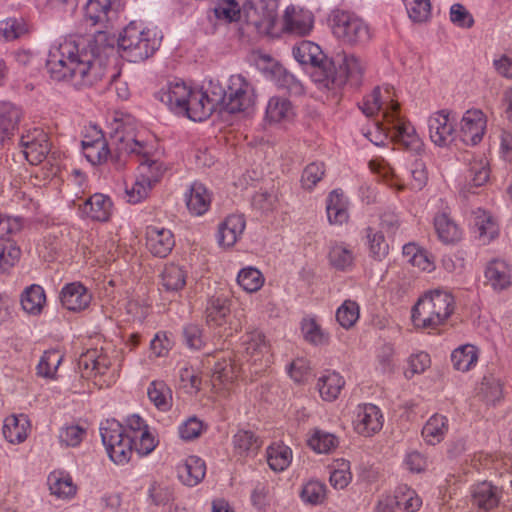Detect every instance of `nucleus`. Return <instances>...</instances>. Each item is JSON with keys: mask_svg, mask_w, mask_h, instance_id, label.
<instances>
[{"mask_svg": "<svg viewBox=\"0 0 512 512\" xmlns=\"http://www.w3.org/2000/svg\"><path fill=\"white\" fill-rule=\"evenodd\" d=\"M392 102L393 101L391 100L384 109L383 103L381 102V90L379 87H375L372 93L364 98L363 105L360 108L362 109L364 114H366L367 116H372L382 109L384 113L385 110L389 108Z\"/></svg>", "mask_w": 512, "mask_h": 512, "instance_id": "69168bd1", "label": "nucleus"}, {"mask_svg": "<svg viewBox=\"0 0 512 512\" xmlns=\"http://www.w3.org/2000/svg\"><path fill=\"white\" fill-rule=\"evenodd\" d=\"M218 92L223 94L219 101L229 113L245 111L255 103L256 95L253 85L242 75H232L229 78L227 89L218 87Z\"/></svg>", "mask_w": 512, "mask_h": 512, "instance_id": "6e6552de", "label": "nucleus"}, {"mask_svg": "<svg viewBox=\"0 0 512 512\" xmlns=\"http://www.w3.org/2000/svg\"><path fill=\"white\" fill-rule=\"evenodd\" d=\"M28 426L29 422L25 415H11L4 421L3 435L10 443H21L27 437Z\"/></svg>", "mask_w": 512, "mask_h": 512, "instance_id": "473e14b6", "label": "nucleus"}, {"mask_svg": "<svg viewBox=\"0 0 512 512\" xmlns=\"http://www.w3.org/2000/svg\"><path fill=\"white\" fill-rule=\"evenodd\" d=\"M411 188L414 190H421L427 183L428 173L426 165L421 159H415L411 165Z\"/></svg>", "mask_w": 512, "mask_h": 512, "instance_id": "774afa93", "label": "nucleus"}, {"mask_svg": "<svg viewBox=\"0 0 512 512\" xmlns=\"http://www.w3.org/2000/svg\"><path fill=\"white\" fill-rule=\"evenodd\" d=\"M118 125L119 130L122 131L125 135H132L131 132H127L125 130L123 122L118 120L114 121L111 134L115 132V129ZM110 141L111 148L109 147L101 131H95V136L93 138L86 137L81 142L82 151L85 158L92 165H99L106 162L109 156L117 160L116 150L112 144V135H110Z\"/></svg>", "mask_w": 512, "mask_h": 512, "instance_id": "f8f14e48", "label": "nucleus"}, {"mask_svg": "<svg viewBox=\"0 0 512 512\" xmlns=\"http://www.w3.org/2000/svg\"><path fill=\"white\" fill-rule=\"evenodd\" d=\"M366 238L369 245L370 256L377 261H382L389 251V246L383 234L368 227L366 229Z\"/></svg>", "mask_w": 512, "mask_h": 512, "instance_id": "8fccbe9b", "label": "nucleus"}, {"mask_svg": "<svg viewBox=\"0 0 512 512\" xmlns=\"http://www.w3.org/2000/svg\"><path fill=\"white\" fill-rule=\"evenodd\" d=\"M174 246V236L169 229L154 226L147 228V248L154 256L164 258Z\"/></svg>", "mask_w": 512, "mask_h": 512, "instance_id": "393cba45", "label": "nucleus"}, {"mask_svg": "<svg viewBox=\"0 0 512 512\" xmlns=\"http://www.w3.org/2000/svg\"><path fill=\"white\" fill-rule=\"evenodd\" d=\"M86 435V429L79 425L65 426L60 430L59 439L66 446H78Z\"/></svg>", "mask_w": 512, "mask_h": 512, "instance_id": "e2e57ef3", "label": "nucleus"}, {"mask_svg": "<svg viewBox=\"0 0 512 512\" xmlns=\"http://www.w3.org/2000/svg\"><path fill=\"white\" fill-rule=\"evenodd\" d=\"M124 7V0H88L84 7V17L92 26L108 27Z\"/></svg>", "mask_w": 512, "mask_h": 512, "instance_id": "ddd939ff", "label": "nucleus"}, {"mask_svg": "<svg viewBox=\"0 0 512 512\" xmlns=\"http://www.w3.org/2000/svg\"><path fill=\"white\" fill-rule=\"evenodd\" d=\"M292 450L284 444H272L267 449V462L274 471H284L291 463Z\"/></svg>", "mask_w": 512, "mask_h": 512, "instance_id": "37998d69", "label": "nucleus"}, {"mask_svg": "<svg viewBox=\"0 0 512 512\" xmlns=\"http://www.w3.org/2000/svg\"><path fill=\"white\" fill-rule=\"evenodd\" d=\"M330 22L334 36L345 43L356 44L369 39L368 26L354 13L342 10L333 11Z\"/></svg>", "mask_w": 512, "mask_h": 512, "instance_id": "9d476101", "label": "nucleus"}, {"mask_svg": "<svg viewBox=\"0 0 512 512\" xmlns=\"http://www.w3.org/2000/svg\"><path fill=\"white\" fill-rule=\"evenodd\" d=\"M324 164L312 162L305 167L301 176V183L305 189L311 190L322 179L324 175Z\"/></svg>", "mask_w": 512, "mask_h": 512, "instance_id": "052dcab7", "label": "nucleus"}, {"mask_svg": "<svg viewBox=\"0 0 512 512\" xmlns=\"http://www.w3.org/2000/svg\"><path fill=\"white\" fill-rule=\"evenodd\" d=\"M485 277L495 290H503L511 283L509 266L502 260L491 261L486 267Z\"/></svg>", "mask_w": 512, "mask_h": 512, "instance_id": "72a5a7b5", "label": "nucleus"}, {"mask_svg": "<svg viewBox=\"0 0 512 512\" xmlns=\"http://www.w3.org/2000/svg\"><path fill=\"white\" fill-rule=\"evenodd\" d=\"M450 20L452 23L462 28H470L474 23L472 15L459 3L451 6Z\"/></svg>", "mask_w": 512, "mask_h": 512, "instance_id": "338daca9", "label": "nucleus"}, {"mask_svg": "<svg viewBox=\"0 0 512 512\" xmlns=\"http://www.w3.org/2000/svg\"><path fill=\"white\" fill-rule=\"evenodd\" d=\"M330 223L342 224L348 219L347 199L339 190L330 192L326 206Z\"/></svg>", "mask_w": 512, "mask_h": 512, "instance_id": "f704fd0d", "label": "nucleus"}, {"mask_svg": "<svg viewBox=\"0 0 512 512\" xmlns=\"http://www.w3.org/2000/svg\"><path fill=\"white\" fill-rule=\"evenodd\" d=\"M355 431L365 437L372 436L381 430L383 416L380 409L374 404L359 405L353 420Z\"/></svg>", "mask_w": 512, "mask_h": 512, "instance_id": "f3484780", "label": "nucleus"}, {"mask_svg": "<svg viewBox=\"0 0 512 512\" xmlns=\"http://www.w3.org/2000/svg\"><path fill=\"white\" fill-rule=\"evenodd\" d=\"M46 297L40 285L32 284L21 295V305L30 314H38L43 308Z\"/></svg>", "mask_w": 512, "mask_h": 512, "instance_id": "c03bdc74", "label": "nucleus"}, {"mask_svg": "<svg viewBox=\"0 0 512 512\" xmlns=\"http://www.w3.org/2000/svg\"><path fill=\"white\" fill-rule=\"evenodd\" d=\"M47 481L51 494L59 498H70L76 493V486L68 474L53 472Z\"/></svg>", "mask_w": 512, "mask_h": 512, "instance_id": "a19ab883", "label": "nucleus"}, {"mask_svg": "<svg viewBox=\"0 0 512 512\" xmlns=\"http://www.w3.org/2000/svg\"><path fill=\"white\" fill-rule=\"evenodd\" d=\"M403 2L413 22H423L428 19L431 11L429 0H403Z\"/></svg>", "mask_w": 512, "mask_h": 512, "instance_id": "4d7b16f0", "label": "nucleus"}, {"mask_svg": "<svg viewBox=\"0 0 512 512\" xmlns=\"http://www.w3.org/2000/svg\"><path fill=\"white\" fill-rule=\"evenodd\" d=\"M384 119L388 125L386 129L392 133V138L397 143L408 151L420 154L423 150V143L416 134L414 127L400 116L397 102H392L389 108L385 110Z\"/></svg>", "mask_w": 512, "mask_h": 512, "instance_id": "1a4fd4ad", "label": "nucleus"}, {"mask_svg": "<svg viewBox=\"0 0 512 512\" xmlns=\"http://www.w3.org/2000/svg\"><path fill=\"white\" fill-rule=\"evenodd\" d=\"M428 128L430 138L436 145L445 146L452 140L454 123L448 111L441 110L431 115L428 119Z\"/></svg>", "mask_w": 512, "mask_h": 512, "instance_id": "aec40b11", "label": "nucleus"}, {"mask_svg": "<svg viewBox=\"0 0 512 512\" xmlns=\"http://www.w3.org/2000/svg\"><path fill=\"white\" fill-rule=\"evenodd\" d=\"M486 118L481 110H468L460 121V133L463 142L476 145L484 135Z\"/></svg>", "mask_w": 512, "mask_h": 512, "instance_id": "6ab92c4d", "label": "nucleus"}, {"mask_svg": "<svg viewBox=\"0 0 512 512\" xmlns=\"http://www.w3.org/2000/svg\"><path fill=\"white\" fill-rule=\"evenodd\" d=\"M221 97L223 94L220 92H215L214 97H210L207 92L191 89L182 113L193 121H203L213 113L219 101L223 99Z\"/></svg>", "mask_w": 512, "mask_h": 512, "instance_id": "dca6fc26", "label": "nucleus"}, {"mask_svg": "<svg viewBox=\"0 0 512 512\" xmlns=\"http://www.w3.org/2000/svg\"><path fill=\"white\" fill-rule=\"evenodd\" d=\"M150 401L161 411L170 409L172 403L171 389L163 381H152L147 389Z\"/></svg>", "mask_w": 512, "mask_h": 512, "instance_id": "a18cd8bd", "label": "nucleus"}, {"mask_svg": "<svg viewBox=\"0 0 512 512\" xmlns=\"http://www.w3.org/2000/svg\"><path fill=\"white\" fill-rule=\"evenodd\" d=\"M232 303V299L224 293L210 296L207 299L204 312L206 324L210 327H223L227 325L230 330L228 335L241 330V317L243 314L235 311L232 316Z\"/></svg>", "mask_w": 512, "mask_h": 512, "instance_id": "0eeeda50", "label": "nucleus"}, {"mask_svg": "<svg viewBox=\"0 0 512 512\" xmlns=\"http://www.w3.org/2000/svg\"><path fill=\"white\" fill-rule=\"evenodd\" d=\"M330 264L337 270L345 271L353 264V252L345 245L335 243L329 251Z\"/></svg>", "mask_w": 512, "mask_h": 512, "instance_id": "49530a36", "label": "nucleus"}, {"mask_svg": "<svg viewBox=\"0 0 512 512\" xmlns=\"http://www.w3.org/2000/svg\"><path fill=\"white\" fill-rule=\"evenodd\" d=\"M241 6L237 0H218L214 13L216 18L227 22L235 21L239 18Z\"/></svg>", "mask_w": 512, "mask_h": 512, "instance_id": "13d9d810", "label": "nucleus"}, {"mask_svg": "<svg viewBox=\"0 0 512 512\" xmlns=\"http://www.w3.org/2000/svg\"><path fill=\"white\" fill-rule=\"evenodd\" d=\"M393 497L397 499V507L406 512H416L422 504L416 492L406 485L399 486Z\"/></svg>", "mask_w": 512, "mask_h": 512, "instance_id": "603ef678", "label": "nucleus"}, {"mask_svg": "<svg viewBox=\"0 0 512 512\" xmlns=\"http://www.w3.org/2000/svg\"><path fill=\"white\" fill-rule=\"evenodd\" d=\"M31 24L23 17H9L0 22V40L14 41L30 34Z\"/></svg>", "mask_w": 512, "mask_h": 512, "instance_id": "c85d7f7f", "label": "nucleus"}, {"mask_svg": "<svg viewBox=\"0 0 512 512\" xmlns=\"http://www.w3.org/2000/svg\"><path fill=\"white\" fill-rule=\"evenodd\" d=\"M115 37L98 31L92 38H69L50 48L46 67L52 79L71 83L76 88L101 80Z\"/></svg>", "mask_w": 512, "mask_h": 512, "instance_id": "f257e3e1", "label": "nucleus"}, {"mask_svg": "<svg viewBox=\"0 0 512 512\" xmlns=\"http://www.w3.org/2000/svg\"><path fill=\"white\" fill-rule=\"evenodd\" d=\"M476 226L478 227L479 238L484 244L489 243L498 235L497 225L485 212H482V214L477 217Z\"/></svg>", "mask_w": 512, "mask_h": 512, "instance_id": "680f3d73", "label": "nucleus"}, {"mask_svg": "<svg viewBox=\"0 0 512 512\" xmlns=\"http://www.w3.org/2000/svg\"><path fill=\"white\" fill-rule=\"evenodd\" d=\"M345 381L337 372H326L317 383L320 396L326 401L335 400L344 387Z\"/></svg>", "mask_w": 512, "mask_h": 512, "instance_id": "c9c22d12", "label": "nucleus"}, {"mask_svg": "<svg viewBox=\"0 0 512 512\" xmlns=\"http://www.w3.org/2000/svg\"><path fill=\"white\" fill-rule=\"evenodd\" d=\"M112 205V201L108 196L95 193L82 204H79V212L82 217H87L94 221L106 222L111 216Z\"/></svg>", "mask_w": 512, "mask_h": 512, "instance_id": "412c9836", "label": "nucleus"}, {"mask_svg": "<svg viewBox=\"0 0 512 512\" xmlns=\"http://www.w3.org/2000/svg\"><path fill=\"white\" fill-rule=\"evenodd\" d=\"M162 36L153 29H143L135 22L129 23L117 39L118 47L130 62H140L159 48Z\"/></svg>", "mask_w": 512, "mask_h": 512, "instance_id": "39448f33", "label": "nucleus"}, {"mask_svg": "<svg viewBox=\"0 0 512 512\" xmlns=\"http://www.w3.org/2000/svg\"><path fill=\"white\" fill-rule=\"evenodd\" d=\"M284 29L292 34L307 35L313 27V15L309 11L287 7L283 17Z\"/></svg>", "mask_w": 512, "mask_h": 512, "instance_id": "a878e982", "label": "nucleus"}, {"mask_svg": "<svg viewBox=\"0 0 512 512\" xmlns=\"http://www.w3.org/2000/svg\"><path fill=\"white\" fill-rule=\"evenodd\" d=\"M294 115L291 102L282 97L270 98L266 107V120L278 123L290 120Z\"/></svg>", "mask_w": 512, "mask_h": 512, "instance_id": "4c0bfd02", "label": "nucleus"}, {"mask_svg": "<svg viewBox=\"0 0 512 512\" xmlns=\"http://www.w3.org/2000/svg\"><path fill=\"white\" fill-rule=\"evenodd\" d=\"M206 473L204 461L197 456H189L177 466L179 480L187 486L193 487L202 481Z\"/></svg>", "mask_w": 512, "mask_h": 512, "instance_id": "cd10ccee", "label": "nucleus"}, {"mask_svg": "<svg viewBox=\"0 0 512 512\" xmlns=\"http://www.w3.org/2000/svg\"><path fill=\"white\" fill-rule=\"evenodd\" d=\"M186 206L189 212L195 216L204 215L211 205V192L198 181L190 185L185 194Z\"/></svg>", "mask_w": 512, "mask_h": 512, "instance_id": "bb28decb", "label": "nucleus"}, {"mask_svg": "<svg viewBox=\"0 0 512 512\" xmlns=\"http://www.w3.org/2000/svg\"><path fill=\"white\" fill-rule=\"evenodd\" d=\"M233 444L236 452L239 455H244L257 451L261 446V441L252 431L239 430L233 436Z\"/></svg>", "mask_w": 512, "mask_h": 512, "instance_id": "de8ad7c7", "label": "nucleus"}, {"mask_svg": "<svg viewBox=\"0 0 512 512\" xmlns=\"http://www.w3.org/2000/svg\"><path fill=\"white\" fill-rule=\"evenodd\" d=\"M22 118V111L10 102L0 103V147L8 143Z\"/></svg>", "mask_w": 512, "mask_h": 512, "instance_id": "b1692460", "label": "nucleus"}, {"mask_svg": "<svg viewBox=\"0 0 512 512\" xmlns=\"http://www.w3.org/2000/svg\"><path fill=\"white\" fill-rule=\"evenodd\" d=\"M190 91L191 89L183 81L174 80L157 91L155 98L165 104L171 111L182 113Z\"/></svg>", "mask_w": 512, "mask_h": 512, "instance_id": "a211bd4d", "label": "nucleus"}, {"mask_svg": "<svg viewBox=\"0 0 512 512\" xmlns=\"http://www.w3.org/2000/svg\"><path fill=\"white\" fill-rule=\"evenodd\" d=\"M20 145L25 158L32 165L41 163L51 149L48 134L41 128L29 129L23 133Z\"/></svg>", "mask_w": 512, "mask_h": 512, "instance_id": "2eb2a0df", "label": "nucleus"}, {"mask_svg": "<svg viewBox=\"0 0 512 512\" xmlns=\"http://www.w3.org/2000/svg\"><path fill=\"white\" fill-rule=\"evenodd\" d=\"M478 360L475 346L466 344L455 349L451 354V361L456 370L466 372L474 367Z\"/></svg>", "mask_w": 512, "mask_h": 512, "instance_id": "79ce46f5", "label": "nucleus"}, {"mask_svg": "<svg viewBox=\"0 0 512 512\" xmlns=\"http://www.w3.org/2000/svg\"><path fill=\"white\" fill-rule=\"evenodd\" d=\"M241 353L247 362L253 365H260L266 367L270 362L269 359V344L266 341L265 335L258 329H249L241 337Z\"/></svg>", "mask_w": 512, "mask_h": 512, "instance_id": "4468645a", "label": "nucleus"}, {"mask_svg": "<svg viewBox=\"0 0 512 512\" xmlns=\"http://www.w3.org/2000/svg\"><path fill=\"white\" fill-rule=\"evenodd\" d=\"M20 248L15 242L7 239L0 241V273L8 271L20 258Z\"/></svg>", "mask_w": 512, "mask_h": 512, "instance_id": "5fc2aeb1", "label": "nucleus"}, {"mask_svg": "<svg viewBox=\"0 0 512 512\" xmlns=\"http://www.w3.org/2000/svg\"><path fill=\"white\" fill-rule=\"evenodd\" d=\"M338 444V438L334 434L323 430H315L308 440V445L317 453H329Z\"/></svg>", "mask_w": 512, "mask_h": 512, "instance_id": "09e8293b", "label": "nucleus"}, {"mask_svg": "<svg viewBox=\"0 0 512 512\" xmlns=\"http://www.w3.org/2000/svg\"><path fill=\"white\" fill-rule=\"evenodd\" d=\"M455 310V298L448 290L437 288L426 292L412 308L411 318L417 328L436 329Z\"/></svg>", "mask_w": 512, "mask_h": 512, "instance_id": "20e7f679", "label": "nucleus"}, {"mask_svg": "<svg viewBox=\"0 0 512 512\" xmlns=\"http://www.w3.org/2000/svg\"><path fill=\"white\" fill-rule=\"evenodd\" d=\"M293 56L296 61L312 69V78L321 86V78L326 75L329 59L324 55L321 47L308 40H302L293 47Z\"/></svg>", "mask_w": 512, "mask_h": 512, "instance_id": "9b49d317", "label": "nucleus"}, {"mask_svg": "<svg viewBox=\"0 0 512 512\" xmlns=\"http://www.w3.org/2000/svg\"><path fill=\"white\" fill-rule=\"evenodd\" d=\"M473 503L479 508L490 510L499 502L498 489L491 483L482 482L473 489Z\"/></svg>", "mask_w": 512, "mask_h": 512, "instance_id": "58836bf2", "label": "nucleus"}, {"mask_svg": "<svg viewBox=\"0 0 512 512\" xmlns=\"http://www.w3.org/2000/svg\"><path fill=\"white\" fill-rule=\"evenodd\" d=\"M100 434L110 459L117 464L127 463L133 449L140 455H148L156 447L148 429L138 435L125 434L123 426L114 419L101 423Z\"/></svg>", "mask_w": 512, "mask_h": 512, "instance_id": "7ed1b4c3", "label": "nucleus"}, {"mask_svg": "<svg viewBox=\"0 0 512 512\" xmlns=\"http://www.w3.org/2000/svg\"><path fill=\"white\" fill-rule=\"evenodd\" d=\"M362 75L363 66L360 60L353 54L341 51L329 59V66L326 75L321 78L320 88L332 90L346 83L357 87L361 83Z\"/></svg>", "mask_w": 512, "mask_h": 512, "instance_id": "423d86ee", "label": "nucleus"}, {"mask_svg": "<svg viewBox=\"0 0 512 512\" xmlns=\"http://www.w3.org/2000/svg\"><path fill=\"white\" fill-rule=\"evenodd\" d=\"M301 499L309 504H320L325 498V485L319 481H309L301 491Z\"/></svg>", "mask_w": 512, "mask_h": 512, "instance_id": "bf43d9fd", "label": "nucleus"}, {"mask_svg": "<svg viewBox=\"0 0 512 512\" xmlns=\"http://www.w3.org/2000/svg\"><path fill=\"white\" fill-rule=\"evenodd\" d=\"M182 344L191 351H200L208 343V335L204 327L199 323H186L181 331Z\"/></svg>", "mask_w": 512, "mask_h": 512, "instance_id": "c756f323", "label": "nucleus"}, {"mask_svg": "<svg viewBox=\"0 0 512 512\" xmlns=\"http://www.w3.org/2000/svg\"><path fill=\"white\" fill-rule=\"evenodd\" d=\"M359 318V306L355 301L346 300L337 309L336 319L345 329L352 327Z\"/></svg>", "mask_w": 512, "mask_h": 512, "instance_id": "6e6d98bb", "label": "nucleus"}, {"mask_svg": "<svg viewBox=\"0 0 512 512\" xmlns=\"http://www.w3.org/2000/svg\"><path fill=\"white\" fill-rule=\"evenodd\" d=\"M448 430V420L445 416L435 414L429 418L422 429V436L430 445L443 440Z\"/></svg>", "mask_w": 512, "mask_h": 512, "instance_id": "e433bc0d", "label": "nucleus"}, {"mask_svg": "<svg viewBox=\"0 0 512 512\" xmlns=\"http://www.w3.org/2000/svg\"><path fill=\"white\" fill-rule=\"evenodd\" d=\"M246 227L243 215L232 214L225 218L218 226L217 242L221 247H232L241 237Z\"/></svg>", "mask_w": 512, "mask_h": 512, "instance_id": "4be33fe9", "label": "nucleus"}, {"mask_svg": "<svg viewBox=\"0 0 512 512\" xmlns=\"http://www.w3.org/2000/svg\"><path fill=\"white\" fill-rule=\"evenodd\" d=\"M112 144L117 154V162H125L126 158H135L142 169L141 179H137L131 187H126V196L129 203H139L147 197L152 184L157 182L162 174V164L149 158L150 149L147 144L125 135L119 130V125L112 134Z\"/></svg>", "mask_w": 512, "mask_h": 512, "instance_id": "f03ea898", "label": "nucleus"}, {"mask_svg": "<svg viewBox=\"0 0 512 512\" xmlns=\"http://www.w3.org/2000/svg\"><path fill=\"white\" fill-rule=\"evenodd\" d=\"M187 280V271L184 267L170 263L165 265L161 273V285L167 292L177 293L181 291Z\"/></svg>", "mask_w": 512, "mask_h": 512, "instance_id": "7c9ffc66", "label": "nucleus"}, {"mask_svg": "<svg viewBox=\"0 0 512 512\" xmlns=\"http://www.w3.org/2000/svg\"><path fill=\"white\" fill-rule=\"evenodd\" d=\"M60 362L61 356L58 352L52 351L45 353L37 366L38 374L47 378H52L56 373Z\"/></svg>", "mask_w": 512, "mask_h": 512, "instance_id": "0e129e2a", "label": "nucleus"}, {"mask_svg": "<svg viewBox=\"0 0 512 512\" xmlns=\"http://www.w3.org/2000/svg\"><path fill=\"white\" fill-rule=\"evenodd\" d=\"M304 339L313 345H323L328 342V335L322 330L314 318H304L301 322Z\"/></svg>", "mask_w": 512, "mask_h": 512, "instance_id": "3c124183", "label": "nucleus"}, {"mask_svg": "<svg viewBox=\"0 0 512 512\" xmlns=\"http://www.w3.org/2000/svg\"><path fill=\"white\" fill-rule=\"evenodd\" d=\"M434 227L443 243L449 244L460 239L461 233L458 226L446 213L435 216Z\"/></svg>", "mask_w": 512, "mask_h": 512, "instance_id": "ea45409f", "label": "nucleus"}, {"mask_svg": "<svg viewBox=\"0 0 512 512\" xmlns=\"http://www.w3.org/2000/svg\"><path fill=\"white\" fill-rule=\"evenodd\" d=\"M237 282L245 291L252 293L263 286L264 277L258 269L248 267L238 273Z\"/></svg>", "mask_w": 512, "mask_h": 512, "instance_id": "864d4df0", "label": "nucleus"}, {"mask_svg": "<svg viewBox=\"0 0 512 512\" xmlns=\"http://www.w3.org/2000/svg\"><path fill=\"white\" fill-rule=\"evenodd\" d=\"M91 294L79 282L66 284L60 293V300L67 310L79 312L86 309L91 302Z\"/></svg>", "mask_w": 512, "mask_h": 512, "instance_id": "5701e85b", "label": "nucleus"}, {"mask_svg": "<svg viewBox=\"0 0 512 512\" xmlns=\"http://www.w3.org/2000/svg\"><path fill=\"white\" fill-rule=\"evenodd\" d=\"M469 161L468 174L466 176L467 187L470 191L472 188L483 186L490 177L489 163L486 158L472 156Z\"/></svg>", "mask_w": 512, "mask_h": 512, "instance_id": "2f4dec72", "label": "nucleus"}]
</instances>
